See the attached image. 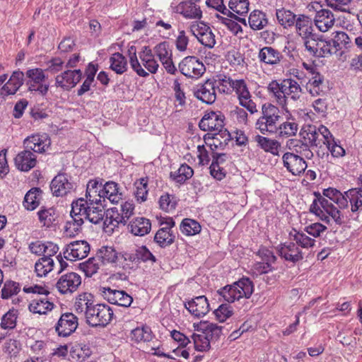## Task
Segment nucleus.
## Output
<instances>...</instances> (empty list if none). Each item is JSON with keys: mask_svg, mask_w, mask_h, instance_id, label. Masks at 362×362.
<instances>
[{"mask_svg": "<svg viewBox=\"0 0 362 362\" xmlns=\"http://www.w3.org/2000/svg\"><path fill=\"white\" fill-rule=\"evenodd\" d=\"M254 291L252 281L247 277H243L231 285H227L218 290L217 293L224 300L233 303L241 298H249Z\"/></svg>", "mask_w": 362, "mask_h": 362, "instance_id": "nucleus-1", "label": "nucleus"}, {"mask_svg": "<svg viewBox=\"0 0 362 362\" xmlns=\"http://www.w3.org/2000/svg\"><path fill=\"white\" fill-rule=\"evenodd\" d=\"M262 116L257 119L255 127L262 134H274L277 131V122L281 118L279 109L270 103L262 107Z\"/></svg>", "mask_w": 362, "mask_h": 362, "instance_id": "nucleus-2", "label": "nucleus"}, {"mask_svg": "<svg viewBox=\"0 0 362 362\" xmlns=\"http://www.w3.org/2000/svg\"><path fill=\"white\" fill-rule=\"evenodd\" d=\"M113 315V310L109 305L102 303H94L88 310L86 320L90 327H105L111 322Z\"/></svg>", "mask_w": 362, "mask_h": 362, "instance_id": "nucleus-3", "label": "nucleus"}, {"mask_svg": "<svg viewBox=\"0 0 362 362\" xmlns=\"http://www.w3.org/2000/svg\"><path fill=\"white\" fill-rule=\"evenodd\" d=\"M26 86L30 92H35L42 96L47 95L49 85L44 83L46 78L45 71L40 68L30 69L25 73Z\"/></svg>", "mask_w": 362, "mask_h": 362, "instance_id": "nucleus-4", "label": "nucleus"}, {"mask_svg": "<svg viewBox=\"0 0 362 362\" xmlns=\"http://www.w3.org/2000/svg\"><path fill=\"white\" fill-rule=\"evenodd\" d=\"M134 205L129 202H125L122 204L119 207H112L109 209L106 213V221H109V223L114 226L119 224H127L129 218L134 214Z\"/></svg>", "mask_w": 362, "mask_h": 362, "instance_id": "nucleus-5", "label": "nucleus"}, {"mask_svg": "<svg viewBox=\"0 0 362 362\" xmlns=\"http://www.w3.org/2000/svg\"><path fill=\"white\" fill-rule=\"evenodd\" d=\"M304 45L310 55L315 57H327L334 54V48L332 45L331 40L316 38L315 35L304 41Z\"/></svg>", "mask_w": 362, "mask_h": 362, "instance_id": "nucleus-6", "label": "nucleus"}, {"mask_svg": "<svg viewBox=\"0 0 362 362\" xmlns=\"http://www.w3.org/2000/svg\"><path fill=\"white\" fill-rule=\"evenodd\" d=\"M179 71L187 78H199L205 72L202 62L195 56L185 57L178 64Z\"/></svg>", "mask_w": 362, "mask_h": 362, "instance_id": "nucleus-7", "label": "nucleus"}, {"mask_svg": "<svg viewBox=\"0 0 362 362\" xmlns=\"http://www.w3.org/2000/svg\"><path fill=\"white\" fill-rule=\"evenodd\" d=\"M276 251L281 259L293 264L303 259L301 249L291 240L278 245Z\"/></svg>", "mask_w": 362, "mask_h": 362, "instance_id": "nucleus-8", "label": "nucleus"}, {"mask_svg": "<svg viewBox=\"0 0 362 362\" xmlns=\"http://www.w3.org/2000/svg\"><path fill=\"white\" fill-rule=\"evenodd\" d=\"M100 292L102 296L110 303L122 307H129L133 298L124 291L112 289L110 287H100Z\"/></svg>", "mask_w": 362, "mask_h": 362, "instance_id": "nucleus-9", "label": "nucleus"}, {"mask_svg": "<svg viewBox=\"0 0 362 362\" xmlns=\"http://www.w3.org/2000/svg\"><path fill=\"white\" fill-rule=\"evenodd\" d=\"M216 80L208 79L199 84L194 90V96L206 104H213L216 100Z\"/></svg>", "mask_w": 362, "mask_h": 362, "instance_id": "nucleus-10", "label": "nucleus"}, {"mask_svg": "<svg viewBox=\"0 0 362 362\" xmlns=\"http://www.w3.org/2000/svg\"><path fill=\"white\" fill-rule=\"evenodd\" d=\"M78 325V317L71 313H65L59 317L55 330L59 336L66 337L74 332Z\"/></svg>", "mask_w": 362, "mask_h": 362, "instance_id": "nucleus-11", "label": "nucleus"}, {"mask_svg": "<svg viewBox=\"0 0 362 362\" xmlns=\"http://www.w3.org/2000/svg\"><path fill=\"white\" fill-rule=\"evenodd\" d=\"M90 249V245L86 240L74 241L66 245L64 257L70 260L81 259L88 256Z\"/></svg>", "mask_w": 362, "mask_h": 362, "instance_id": "nucleus-12", "label": "nucleus"}, {"mask_svg": "<svg viewBox=\"0 0 362 362\" xmlns=\"http://www.w3.org/2000/svg\"><path fill=\"white\" fill-rule=\"evenodd\" d=\"M81 284V276L75 272H70L62 275L58 280L56 286L61 293L66 294L76 291Z\"/></svg>", "mask_w": 362, "mask_h": 362, "instance_id": "nucleus-13", "label": "nucleus"}, {"mask_svg": "<svg viewBox=\"0 0 362 362\" xmlns=\"http://www.w3.org/2000/svg\"><path fill=\"white\" fill-rule=\"evenodd\" d=\"M284 166L293 175H300L304 173L307 163L300 156L293 153L286 152L282 157Z\"/></svg>", "mask_w": 362, "mask_h": 362, "instance_id": "nucleus-14", "label": "nucleus"}, {"mask_svg": "<svg viewBox=\"0 0 362 362\" xmlns=\"http://www.w3.org/2000/svg\"><path fill=\"white\" fill-rule=\"evenodd\" d=\"M82 78L80 69L66 70L55 78L56 86L69 90L76 86Z\"/></svg>", "mask_w": 362, "mask_h": 362, "instance_id": "nucleus-15", "label": "nucleus"}, {"mask_svg": "<svg viewBox=\"0 0 362 362\" xmlns=\"http://www.w3.org/2000/svg\"><path fill=\"white\" fill-rule=\"evenodd\" d=\"M199 127L204 132H215L221 129L224 127V116L213 111L206 113L199 121Z\"/></svg>", "mask_w": 362, "mask_h": 362, "instance_id": "nucleus-16", "label": "nucleus"}, {"mask_svg": "<svg viewBox=\"0 0 362 362\" xmlns=\"http://www.w3.org/2000/svg\"><path fill=\"white\" fill-rule=\"evenodd\" d=\"M345 199L347 208L350 204L351 216L358 220L359 216H362V192L357 187L350 189L345 192Z\"/></svg>", "mask_w": 362, "mask_h": 362, "instance_id": "nucleus-17", "label": "nucleus"}, {"mask_svg": "<svg viewBox=\"0 0 362 362\" xmlns=\"http://www.w3.org/2000/svg\"><path fill=\"white\" fill-rule=\"evenodd\" d=\"M74 187V184L69 180L68 175L59 173L52 180L50 188L56 197H62L69 192Z\"/></svg>", "mask_w": 362, "mask_h": 362, "instance_id": "nucleus-18", "label": "nucleus"}, {"mask_svg": "<svg viewBox=\"0 0 362 362\" xmlns=\"http://www.w3.org/2000/svg\"><path fill=\"white\" fill-rule=\"evenodd\" d=\"M184 304L185 308L197 317L204 316L209 311V303L204 296H197Z\"/></svg>", "mask_w": 362, "mask_h": 362, "instance_id": "nucleus-19", "label": "nucleus"}, {"mask_svg": "<svg viewBox=\"0 0 362 362\" xmlns=\"http://www.w3.org/2000/svg\"><path fill=\"white\" fill-rule=\"evenodd\" d=\"M258 59L260 63L275 67L280 64L284 59L283 54L272 47H264L258 53Z\"/></svg>", "mask_w": 362, "mask_h": 362, "instance_id": "nucleus-20", "label": "nucleus"}, {"mask_svg": "<svg viewBox=\"0 0 362 362\" xmlns=\"http://www.w3.org/2000/svg\"><path fill=\"white\" fill-rule=\"evenodd\" d=\"M50 142L46 135L35 134L28 136L23 141L25 151H33L35 153H43L49 146Z\"/></svg>", "mask_w": 362, "mask_h": 362, "instance_id": "nucleus-21", "label": "nucleus"}, {"mask_svg": "<svg viewBox=\"0 0 362 362\" xmlns=\"http://www.w3.org/2000/svg\"><path fill=\"white\" fill-rule=\"evenodd\" d=\"M24 76L23 71H14L8 81L1 88L0 94L3 96L14 95L23 84Z\"/></svg>", "mask_w": 362, "mask_h": 362, "instance_id": "nucleus-22", "label": "nucleus"}, {"mask_svg": "<svg viewBox=\"0 0 362 362\" xmlns=\"http://www.w3.org/2000/svg\"><path fill=\"white\" fill-rule=\"evenodd\" d=\"M320 204L324 209L325 214L329 216V221L332 220L338 226H341L346 223L345 217L339 210V206L337 207L326 198H320Z\"/></svg>", "mask_w": 362, "mask_h": 362, "instance_id": "nucleus-23", "label": "nucleus"}, {"mask_svg": "<svg viewBox=\"0 0 362 362\" xmlns=\"http://www.w3.org/2000/svg\"><path fill=\"white\" fill-rule=\"evenodd\" d=\"M225 327L208 321H202L197 326V330L202 332L211 342L216 341L223 334Z\"/></svg>", "mask_w": 362, "mask_h": 362, "instance_id": "nucleus-24", "label": "nucleus"}, {"mask_svg": "<svg viewBox=\"0 0 362 362\" xmlns=\"http://www.w3.org/2000/svg\"><path fill=\"white\" fill-rule=\"evenodd\" d=\"M335 21L333 13L328 9H322L317 11L314 19L315 25L321 32H327L333 25Z\"/></svg>", "mask_w": 362, "mask_h": 362, "instance_id": "nucleus-25", "label": "nucleus"}, {"mask_svg": "<svg viewBox=\"0 0 362 362\" xmlns=\"http://www.w3.org/2000/svg\"><path fill=\"white\" fill-rule=\"evenodd\" d=\"M14 161L17 168L24 172L33 168L37 163L36 156L33 152L25 150L17 154Z\"/></svg>", "mask_w": 362, "mask_h": 362, "instance_id": "nucleus-26", "label": "nucleus"}, {"mask_svg": "<svg viewBox=\"0 0 362 362\" xmlns=\"http://www.w3.org/2000/svg\"><path fill=\"white\" fill-rule=\"evenodd\" d=\"M296 33L306 41L307 39L314 37L313 33V21L312 19L305 15H299L295 22Z\"/></svg>", "mask_w": 362, "mask_h": 362, "instance_id": "nucleus-27", "label": "nucleus"}, {"mask_svg": "<svg viewBox=\"0 0 362 362\" xmlns=\"http://www.w3.org/2000/svg\"><path fill=\"white\" fill-rule=\"evenodd\" d=\"M254 141L257 146L267 153H270L274 156H279L281 148V143L276 139H272L261 135H256Z\"/></svg>", "mask_w": 362, "mask_h": 362, "instance_id": "nucleus-28", "label": "nucleus"}, {"mask_svg": "<svg viewBox=\"0 0 362 362\" xmlns=\"http://www.w3.org/2000/svg\"><path fill=\"white\" fill-rule=\"evenodd\" d=\"M319 132H317V129L315 127H309L308 130L306 132V136H304L305 140H308V144H302L300 148L303 151H307V153H305L306 157H309V154L313 156V153L308 148L310 147H320L322 148V139L320 138Z\"/></svg>", "mask_w": 362, "mask_h": 362, "instance_id": "nucleus-29", "label": "nucleus"}, {"mask_svg": "<svg viewBox=\"0 0 362 362\" xmlns=\"http://www.w3.org/2000/svg\"><path fill=\"white\" fill-rule=\"evenodd\" d=\"M128 228L134 235L144 236L150 232L151 223L144 217H136L130 221Z\"/></svg>", "mask_w": 362, "mask_h": 362, "instance_id": "nucleus-30", "label": "nucleus"}, {"mask_svg": "<svg viewBox=\"0 0 362 362\" xmlns=\"http://www.w3.org/2000/svg\"><path fill=\"white\" fill-rule=\"evenodd\" d=\"M177 11L187 19H200L202 17L200 7L187 1L180 3Z\"/></svg>", "mask_w": 362, "mask_h": 362, "instance_id": "nucleus-31", "label": "nucleus"}, {"mask_svg": "<svg viewBox=\"0 0 362 362\" xmlns=\"http://www.w3.org/2000/svg\"><path fill=\"white\" fill-rule=\"evenodd\" d=\"M289 238L293 240L300 248L310 249L315 246L316 240L308 235L303 230L293 229L289 233Z\"/></svg>", "mask_w": 362, "mask_h": 362, "instance_id": "nucleus-32", "label": "nucleus"}, {"mask_svg": "<svg viewBox=\"0 0 362 362\" xmlns=\"http://www.w3.org/2000/svg\"><path fill=\"white\" fill-rule=\"evenodd\" d=\"M284 95L286 101L291 99L297 101L300 99L302 94V88L299 83L293 78H285L283 80Z\"/></svg>", "mask_w": 362, "mask_h": 362, "instance_id": "nucleus-33", "label": "nucleus"}, {"mask_svg": "<svg viewBox=\"0 0 362 362\" xmlns=\"http://www.w3.org/2000/svg\"><path fill=\"white\" fill-rule=\"evenodd\" d=\"M103 202L107 199L112 204H117L122 199V193L120 192L119 185L113 181H108L104 183L103 186Z\"/></svg>", "mask_w": 362, "mask_h": 362, "instance_id": "nucleus-34", "label": "nucleus"}, {"mask_svg": "<svg viewBox=\"0 0 362 362\" xmlns=\"http://www.w3.org/2000/svg\"><path fill=\"white\" fill-rule=\"evenodd\" d=\"M54 307L53 303L50 302L47 296L33 299L29 304L28 309L30 312L36 314L44 315L51 310Z\"/></svg>", "mask_w": 362, "mask_h": 362, "instance_id": "nucleus-35", "label": "nucleus"}, {"mask_svg": "<svg viewBox=\"0 0 362 362\" xmlns=\"http://www.w3.org/2000/svg\"><path fill=\"white\" fill-rule=\"evenodd\" d=\"M89 202L84 198H79L71 204V218H81V221L87 219L86 214L89 209Z\"/></svg>", "mask_w": 362, "mask_h": 362, "instance_id": "nucleus-36", "label": "nucleus"}, {"mask_svg": "<svg viewBox=\"0 0 362 362\" xmlns=\"http://www.w3.org/2000/svg\"><path fill=\"white\" fill-rule=\"evenodd\" d=\"M306 88L313 96L322 95L325 93V86L324 76L320 73L315 74L308 81Z\"/></svg>", "mask_w": 362, "mask_h": 362, "instance_id": "nucleus-37", "label": "nucleus"}, {"mask_svg": "<svg viewBox=\"0 0 362 362\" xmlns=\"http://www.w3.org/2000/svg\"><path fill=\"white\" fill-rule=\"evenodd\" d=\"M322 194V197L329 199L328 201L337 204L339 209H347V202L345 199V192L341 193L336 188L329 187L323 190Z\"/></svg>", "mask_w": 362, "mask_h": 362, "instance_id": "nucleus-38", "label": "nucleus"}, {"mask_svg": "<svg viewBox=\"0 0 362 362\" xmlns=\"http://www.w3.org/2000/svg\"><path fill=\"white\" fill-rule=\"evenodd\" d=\"M95 256L103 264L117 263L120 257L113 247L107 246L99 249Z\"/></svg>", "mask_w": 362, "mask_h": 362, "instance_id": "nucleus-39", "label": "nucleus"}, {"mask_svg": "<svg viewBox=\"0 0 362 362\" xmlns=\"http://www.w3.org/2000/svg\"><path fill=\"white\" fill-rule=\"evenodd\" d=\"M94 303L93 296L88 293H83L76 298L74 308L78 314H83L86 317L88 315V310Z\"/></svg>", "mask_w": 362, "mask_h": 362, "instance_id": "nucleus-40", "label": "nucleus"}, {"mask_svg": "<svg viewBox=\"0 0 362 362\" xmlns=\"http://www.w3.org/2000/svg\"><path fill=\"white\" fill-rule=\"evenodd\" d=\"M298 129V124L293 118H289L277 127L276 133L279 136L288 138L295 136Z\"/></svg>", "mask_w": 362, "mask_h": 362, "instance_id": "nucleus-41", "label": "nucleus"}, {"mask_svg": "<svg viewBox=\"0 0 362 362\" xmlns=\"http://www.w3.org/2000/svg\"><path fill=\"white\" fill-rule=\"evenodd\" d=\"M282 88H284L283 81L279 83L277 81L273 80L269 83L267 90L269 93L275 98L279 105L285 107L286 105V99H285V95H284Z\"/></svg>", "mask_w": 362, "mask_h": 362, "instance_id": "nucleus-42", "label": "nucleus"}, {"mask_svg": "<svg viewBox=\"0 0 362 362\" xmlns=\"http://www.w3.org/2000/svg\"><path fill=\"white\" fill-rule=\"evenodd\" d=\"M42 190L40 188H32L24 197L23 206L27 210L33 211L40 204Z\"/></svg>", "mask_w": 362, "mask_h": 362, "instance_id": "nucleus-43", "label": "nucleus"}, {"mask_svg": "<svg viewBox=\"0 0 362 362\" xmlns=\"http://www.w3.org/2000/svg\"><path fill=\"white\" fill-rule=\"evenodd\" d=\"M194 174L193 169L188 165L182 164L180 168L170 174V177L178 184H183L190 179Z\"/></svg>", "mask_w": 362, "mask_h": 362, "instance_id": "nucleus-44", "label": "nucleus"}, {"mask_svg": "<svg viewBox=\"0 0 362 362\" xmlns=\"http://www.w3.org/2000/svg\"><path fill=\"white\" fill-rule=\"evenodd\" d=\"M248 22L254 30L263 29L268 24V19L264 13L259 10H254L250 15Z\"/></svg>", "mask_w": 362, "mask_h": 362, "instance_id": "nucleus-45", "label": "nucleus"}, {"mask_svg": "<svg viewBox=\"0 0 362 362\" xmlns=\"http://www.w3.org/2000/svg\"><path fill=\"white\" fill-rule=\"evenodd\" d=\"M276 16L279 23L284 28L294 25L297 18L292 11L284 8L276 9Z\"/></svg>", "mask_w": 362, "mask_h": 362, "instance_id": "nucleus-46", "label": "nucleus"}, {"mask_svg": "<svg viewBox=\"0 0 362 362\" xmlns=\"http://www.w3.org/2000/svg\"><path fill=\"white\" fill-rule=\"evenodd\" d=\"M175 235L172 230L160 228L154 236V241L163 248L170 246L175 242Z\"/></svg>", "mask_w": 362, "mask_h": 362, "instance_id": "nucleus-47", "label": "nucleus"}, {"mask_svg": "<svg viewBox=\"0 0 362 362\" xmlns=\"http://www.w3.org/2000/svg\"><path fill=\"white\" fill-rule=\"evenodd\" d=\"M110 69L117 74L124 73L127 69L126 58L119 52H115L110 58Z\"/></svg>", "mask_w": 362, "mask_h": 362, "instance_id": "nucleus-48", "label": "nucleus"}, {"mask_svg": "<svg viewBox=\"0 0 362 362\" xmlns=\"http://www.w3.org/2000/svg\"><path fill=\"white\" fill-rule=\"evenodd\" d=\"M181 232L188 236L194 235L200 233L202 227L199 223L192 218H184L180 223Z\"/></svg>", "mask_w": 362, "mask_h": 362, "instance_id": "nucleus-49", "label": "nucleus"}, {"mask_svg": "<svg viewBox=\"0 0 362 362\" xmlns=\"http://www.w3.org/2000/svg\"><path fill=\"white\" fill-rule=\"evenodd\" d=\"M128 54L129 57V63L132 69L141 77H147L149 74L146 71L139 63L136 56V49L134 45H131L128 48Z\"/></svg>", "mask_w": 362, "mask_h": 362, "instance_id": "nucleus-50", "label": "nucleus"}, {"mask_svg": "<svg viewBox=\"0 0 362 362\" xmlns=\"http://www.w3.org/2000/svg\"><path fill=\"white\" fill-rule=\"evenodd\" d=\"M88 214H86L87 220L94 224L99 223L104 218L105 211L104 206L102 203L99 204L96 206L89 204V209L88 210Z\"/></svg>", "mask_w": 362, "mask_h": 362, "instance_id": "nucleus-51", "label": "nucleus"}, {"mask_svg": "<svg viewBox=\"0 0 362 362\" xmlns=\"http://www.w3.org/2000/svg\"><path fill=\"white\" fill-rule=\"evenodd\" d=\"M97 257L89 258L87 261L79 264V268L82 270L85 275L90 277L98 272L100 265Z\"/></svg>", "mask_w": 362, "mask_h": 362, "instance_id": "nucleus-52", "label": "nucleus"}, {"mask_svg": "<svg viewBox=\"0 0 362 362\" xmlns=\"http://www.w3.org/2000/svg\"><path fill=\"white\" fill-rule=\"evenodd\" d=\"M316 199H315L310 206V211L317 216L320 219L327 224H329V216L325 214L324 209L320 204V198H325L319 192H315Z\"/></svg>", "mask_w": 362, "mask_h": 362, "instance_id": "nucleus-53", "label": "nucleus"}, {"mask_svg": "<svg viewBox=\"0 0 362 362\" xmlns=\"http://www.w3.org/2000/svg\"><path fill=\"white\" fill-rule=\"evenodd\" d=\"M216 132H217L214 133L212 136L214 141L213 144L216 147L220 146L221 148H223L232 139V136L230 132L223 127Z\"/></svg>", "mask_w": 362, "mask_h": 362, "instance_id": "nucleus-54", "label": "nucleus"}, {"mask_svg": "<svg viewBox=\"0 0 362 362\" xmlns=\"http://www.w3.org/2000/svg\"><path fill=\"white\" fill-rule=\"evenodd\" d=\"M38 218L44 226L50 227L55 221L57 215L53 208L42 209L37 212Z\"/></svg>", "mask_w": 362, "mask_h": 362, "instance_id": "nucleus-55", "label": "nucleus"}, {"mask_svg": "<svg viewBox=\"0 0 362 362\" xmlns=\"http://www.w3.org/2000/svg\"><path fill=\"white\" fill-rule=\"evenodd\" d=\"M131 337L136 342L150 341L152 339V332L148 327H137L132 331Z\"/></svg>", "mask_w": 362, "mask_h": 362, "instance_id": "nucleus-56", "label": "nucleus"}, {"mask_svg": "<svg viewBox=\"0 0 362 362\" xmlns=\"http://www.w3.org/2000/svg\"><path fill=\"white\" fill-rule=\"evenodd\" d=\"M136 190L134 195L138 202H143L146 200L148 194V180L146 178L142 177L136 180L134 183Z\"/></svg>", "mask_w": 362, "mask_h": 362, "instance_id": "nucleus-57", "label": "nucleus"}, {"mask_svg": "<svg viewBox=\"0 0 362 362\" xmlns=\"http://www.w3.org/2000/svg\"><path fill=\"white\" fill-rule=\"evenodd\" d=\"M21 291L20 284L16 281H6L1 289V298L8 299L17 295Z\"/></svg>", "mask_w": 362, "mask_h": 362, "instance_id": "nucleus-58", "label": "nucleus"}, {"mask_svg": "<svg viewBox=\"0 0 362 362\" xmlns=\"http://www.w3.org/2000/svg\"><path fill=\"white\" fill-rule=\"evenodd\" d=\"M83 223V221H81V218H71V221H67L66 223L64 233L68 237H74L81 230Z\"/></svg>", "mask_w": 362, "mask_h": 362, "instance_id": "nucleus-59", "label": "nucleus"}, {"mask_svg": "<svg viewBox=\"0 0 362 362\" xmlns=\"http://www.w3.org/2000/svg\"><path fill=\"white\" fill-rule=\"evenodd\" d=\"M192 339L194 341V348L199 351H206L210 349L211 341L202 332V334H193Z\"/></svg>", "mask_w": 362, "mask_h": 362, "instance_id": "nucleus-60", "label": "nucleus"}, {"mask_svg": "<svg viewBox=\"0 0 362 362\" xmlns=\"http://www.w3.org/2000/svg\"><path fill=\"white\" fill-rule=\"evenodd\" d=\"M351 42L349 35L344 32H337L334 39L331 40V43L334 48V54L342 49V46L346 47Z\"/></svg>", "mask_w": 362, "mask_h": 362, "instance_id": "nucleus-61", "label": "nucleus"}, {"mask_svg": "<svg viewBox=\"0 0 362 362\" xmlns=\"http://www.w3.org/2000/svg\"><path fill=\"white\" fill-rule=\"evenodd\" d=\"M16 311L10 310L3 315L0 326L4 329H12L16 325Z\"/></svg>", "mask_w": 362, "mask_h": 362, "instance_id": "nucleus-62", "label": "nucleus"}, {"mask_svg": "<svg viewBox=\"0 0 362 362\" xmlns=\"http://www.w3.org/2000/svg\"><path fill=\"white\" fill-rule=\"evenodd\" d=\"M248 0H230L228 6L230 10L239 15H244L249 11Z\"/></svg>", "mask_w": 362, "mask_h": 362, "instance_id": "nucleus-63", "label": "nucleus"}, {"mask_svg": "<svg viewBox=\"0 0 362 362\" xmlns=\"http://www.w3.org/2000/svg\"><path fill=\"white\" fill-rule=\"evenodd\" d=\"M214 313L216 320L221 322L230 317L233 315V310L230 305L221 304L214 311Z\"/></svg>", "mask_w": 362, "mask_h": 362, "instance_id": "nucleus-64", "label": "nucleus"}]
</instances>
